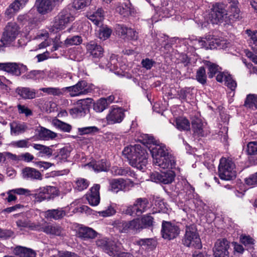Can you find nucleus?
I'll return each instance as SVG.
<instances>
[{
  "label": "nucleus",
  "instance_id": "obj_1",
  "mask_svg": "<svg viewBox=\"0 0 257 257\" xmlns=\"http://www.w3.org/2000/svg\"><path fill=\"white\" fill-rule=\"evenodd\" d=\"M153 164L162 169L175 168L176 160L165 145H155L151 150Z\"/></svg>",
  "mask_w": 257,
  "mask_h": 257
},
{
  "label": "nucleus",
  "instance_id": "obj_2",
  "mask_svg": "<svg viewBox=\"0 0 257 257\" xmlns=\"http://www.w3.org/2000/svg\"><path fill=\"white\" fill-rule=\"evenodd\" d=\"M122 154L127 158L132 166L139 170H143L148 163V153L140 145L137 144L125 147Z\"/></svg>",
  "mask_w": 257,
  "mask_h": 257
},
{
  "label": "nucleus",
  "instance_id": "obj_3",
  "mask_svg": "<svg viewBox=\"0 0 257 257\" xmlns=\"http://www.w3.org/2000/svg\"><path fill=\"white\" fill-rule=\"evenodd\" d=\"M183 244L187 247L200 248L202 247L201 239L194 225H187L182 238Z\"/></svg>",
  "mask_w": 257,
  "mask_h": 257
},
{
  "label": "nucleus",
  "instance_id": "obj_4",
  "mask_svg": "<svg viewBox=\"0 0 257 257\" xmlns=\"http://www.w3.org/2000/svg\"><path fill=\"white\" fill-rule=\"evenodd\" d=\"M218 172L219 177L221 179L225 180L232 179L236 176L234 163L230 160L222 158L220 160Z\"/></svg>",
  "mask_w": 257,
  "mask_h": 257
},
{
  "label": "nucleus",
  "instance_id": "obj_5",
  "mask_svg": "<svg viewBox=\"0 0 257 257\" xmlns=\"http://www.w3.org/2000/svg\"><path fill=\"white\" fill-rule=\"evenodd\" d=\"M227 13L224 5L216 3L212 6L207 18L212 24H217L225 20L227 18Z\"/></svg>",
  "mask_w": 257,
  "mask_h": 257
},
{
  "label": "nucleus",
  "instance_id": "obj_6",
  "mask_svg": "<svg viewBox=\"0 0 257 257\" xmlns=\"http://www.w3.org/2000/svg\"><path fill=\"white\" fill-rule=\"evenodd\" d=\"M149 202L145 198H139L136 200L133 205L128 206L125 210L126 214L132 216H140L148 208Z\"/></svg>",
  "mask_w": 257,
  "mask_h": 257
},
{
  "label": "nucleus",
  "instance_id": "obj_7",
  "mask_svg": "<svg viewBox=\"0 0 257 257\" xmlns=\"http://www.w3.org/2000/svg\"><path fill=\"white\" fill-rule=\"evenodd\" d=\"M104 11L101 8L88 15V19L94 23L95 26V31L96 32H112V30L106 25L102 24V21L103 19Z\"/></svg>",
  "mask_w": 257,
  "mask_h": 257
},
{
  "label": "nucleus",
  "instance_id": "obj_8",
  "mask_svg": "<svg viewBox=\"0 0 257 257\" xmlns=\"http://www.w3.org/2000/svg\"><path fill=\"white\" fill-rule=\"evenodd\" d=\"M92 87V85H88L85 81H81L73 86L64 87V89L65 92H69L70 96L74 97L87 94L93 89Z\"/></svg>",
  "mask_w": 257,
  "mask_h": 257
},
{
  "label": "nucleus",
  "instance_id": "obj_9",
  "mask_svg": "<svg viewBox=\"0 0 257 257\" xmlns=\"http://www.w3.org/2000/svg\"><path fill=\"white\" fill-rule=\"evenodd\" d=\"M38 231H43L52 236H61L64 234L63 228L57 223H48L44 221L42 224L38 223Z\"/></svg>",
  "mask_w": 257,
  "mask_h": 257
},
{
  "label": "nucleus",
  "instance_id": "obj_10",
  "mask_svg": "<svg viewBox=\"0 0 257 257\" xmlns=\"http://www.w3.org/2000/svg\"><path fill=\"white\" fill-rule=\"evenodd\" d=\"M74 20V17L65 10L59 14L55 18L54 24L52 27V32H58L64 29L66 24Z\"/></svg>",
  "mask_w": 257,
  "mask_h": 257
},
{
  "label": "nucleus",
  "instance_id": "obj_11",
  "mask_svg": "<svg viewBox=\"0 0 257 257\" xmlns=\"http://www.w3.org/2000/svg\"><path fill=\"white\" fill-rule=\"evenodd\" d=\"M162 237L168 240L173 239L180 233L179 227L170 222L163 221L162 225Z\"/></svg>",
  "mask_w": 257,
  "mask_h": 257
},
{
  "label": "nucleus",
  "instance_id": "obj_12",
  "mask_svg": "<svg viewBox=\"0 0 257 257\" xmlns=\"http://www.w3.org/2000/svg\"><path fill=\"white\" fill-rule=\"evenodd\" d=\"M125 116L124 110L119 107H112L108 111L105 119L108 124L121 122Z\"/></svg>",
  "mask_w": 257,
  "mask_h": 257
},
{
  "label": "nucleus",
  "instance_id": "obj_13",
  "mask_svg": "<svg viewBox=\"0 0 257 257\" xmlns=\"http://www.w3.org/2000/svg\"><path fill=\"white\" fill-rule=\"evenodd\" d=\"M175 177V174L174 171L172 170H167L166 172L153 173L151 175V179L156 183L168 184L174 181Z\"/></svg>",
  "mask_w": 257,
  "mask_h": 257
},
{
  "label": "nucleus",
  "instance_id": "obj_14",
  "mask_svg": "<svg viewBox=\"0 0 257 257\" xmlns=\"http://www.w3.org/2000/svg\"><path fill=\"white\" fill-rule=\"evenodd\" d=\"M117 227L121 232L136 233L141 229L142 226L139 219H135L130 221L120 222Z\"/></svg>",
  "mask_w": 257,
  "mask_h": 257
},
{
  "label": "nucleus",
  "instance_id": "obj_15",
  "mask_svg": "<svg viewBox=\"0 0 257 257\" xmlns=\"http://www.w3.org/2000/svg\"><path fill=\"white\" fill-rule=\"evenodd\" d=\"M229 242L225 238L218 239L213 247L214 257H229Z\"/></svg>",
  "mask_w": 257,
  "mask_h": 257
},
{
  "label": "nucleus",
  "instance_id": "obj_16",
  "mask_svg": "<svg viewBox=\"0 0 257 257\" xmlns=\"http://www.w3.org/2000/svg\"><path fill=\"white\" fill-rule=\"evenodd\" d=\"M27 70V66L21 63L15 62L4 63L3 71L14 76H19Z\"/></svg>",
  "mask_w": 257,
  "mask_h": 257
},
{
  "label": "nucleus",
  "instance_id": "obj_17",
  "mask_svg": "<svg viewBox=\"0 0 257 257\" xmlns=\"http://www.w3.org/2000/svg\"><path fill=\"white\" fill-rule=\"evenodd\" d=\"M63 0H36L35 6L38 12L45 14L51 12L57 3Z\"/></svg>",
  "mask_w": 257,
  "mask_h": 257
},
{
  "label": "nucleus",
  "instance_id": "obj_18",
  "mask_svg": "<svg viewBox=\"0 0 257 257\" xmlns=\"http://www.w3.org/2000/svg\"><path fill=\"white\" fill-rule=\"evenodd\" d=\"M100 185L94 184L89 190L86 195V199L89 204L93 206L98 205L100 202L99 195Z\"/></svg>",
  "mask_w": 257,
  "mask_h": 257
},
{
  "label": "nucleus",
  "instance_id": "obj_19",
  "mask_svg": "<svg viewBox=\"0 0 257 257\" xmlns=\"http://www.w3.org/2000/svg\"><path fill=\"white\" fill-rule=\"evenodd\" d=\"M29 0H15L12 3L5 11V15L8 18L10 19L13 16L18 12L21 9H22Z\"/></svg>",
  "mask_w": 257,
  "mask_h": 257
},
{
  "label": "nucleus",
  "instance_id": "obj_20",
  "mask_svg": "<svg viewBox=\"0 0 257 257\" xmlns=\"http://www.w3.org/2000/svg\"><path fill=\"white\" fill-rule=\"evenodd\" d=\"M109 185L111 190L115 193L119 191H126L129 190V183L122 178L112 179L110 181Z\"/></svg>",
  "mask_w": 257,
  "mask_h": 257
},
{
  "label": "nucleus",
  "instance_id": "obj_21",
  "mask_svg": "<svg viewBox=\"0 0 257 257\" xmlns=\"http://www.w3.org/2000/svg\"><path fill=\"white\" fill-rule=\"evenodd\" d=\"M55 188L51 186L40 188L37 192L35 194V198L37 202H42L45 200H49L51 198V193Z\"/></svg>",
  "mask_w": 257,
  "mask_h": 257
},
{
  "label": "nucleus",
  "instance_id": "obj_22",
  "mask_svg": "<svg viewBox=\"0 0 257 257\" xmlns=\"http://www.w3.org/2000/svg\"><path fill=\"white\" fill-rule=\"evenodd\" d=\"M11 135L12 136H18L24 134L28 130L26 123L18 121H13L10 123Z\"/></svg>",
  "mask_w": 257,
  "mask_h": 257
},
{
  "label": "nucleus",
  "instance_id": "obj_23",
  "mask_svg": "<svg viewBox=\"0 0 257 257\" xmlns=\"http://www.w3.org/2000/svg\"><path fill=\"white\" fill-rule=\"evenodd\" d=\"M96 244L97 247L101 248L109 256L112 254L113 251V247L116 245L113 242L108 240L105 238L98 239L96 240Z\"/></svg>",
  "mask_w": 257,
  "mask_h": 257
},
{
  "label": "nucleus",
  "instance_id": "obj_24",
  "mask_svg": "<svg viewBox=\"0 0 257 257\" xmlns=\"http://www.w3.org/2000/svg\"><path fill=\"white\" fill-rule=\"evenodd\" d=\"M95 172H106L108 170L110 164L105 160H101L98 161H92L87 165Z\"/></svg>",
  "mask_w": 257,
  "mask_h": 257
},
{
  "label": "nucleus",
  "instance_id": "obj_25",
  "mask_svg": "<svg viewBox=\"0 0 257 257\" xmlns=\"http://www.w3.org/2000/svg\"><path fill=\"white\" fill-rule=\"evenodd\" d=\"M18 33H3L0 39V49L3 47L14 46Z\"/></svg>",
  "mask_w": 257,
  "mask_h": 257
},
{
  "label": "nucleus",
  "instance_id": "obj_26",
  "mask_svg": "<svg viewBox=\"0 0 257 257\" xmlns=\"http://www.w3.org/2000/svg\"><path fill=\"white\" fill-rule=\"evenodd\" d=\"M98 233L92 228L82 226L78 229V236L84 240L93 239L96 237Z\"/></svg>",
  "mask_w": 257,
  "mask_h": 257
},
{
  "label": "nucleus",
  "instance_id": "obj_27",
  "mask_svg": "<svg viewBox=\"0 0 257 257\" xmlns=\"http://www.w3.org/2000/svg\"><path fill=\"white\" fill-rule=\"evenodd\" d=\"M86 49L87 52L93 57L99 58L103 55V48L94 41H91L86 45Z\"/></svg>",
  "mask_w": 257,
  "mask_h": 257
},
{
  "label": "nucleus",
  "instance_id": "obj_28",
  "mask_svg": "<svg viewBox=\"0 0 257 257\" xmlns=\"http://www.w3.org/2000/svg\"><path fill=\"white\" fill-rule=\"evenodd\" d=\"M30 191L27 189L22 188H16L10 190L7 192L8 197L6 200L8 202L10 203L17 200V197L16 194L18 195H31Z\"/></svg>",
  "mask_w": 257,
  "mask_h": 257
},
{
  "label": "nucleus",
  "instance_id": "obj_29",
  "mask_svg": "<svg viewBox=\"0 0 257 257\" xmlns=\"http://www.w3.org/2000/svg\"><path fill=\"white\" fill-rule=\"evenodd\" d=\"M23 178L31 180H41L42 175L41 173L36 169L31 167H26L22 170Z\"/></svg>",
  "mask_w": 257,
  "mask_h": 257
},
{
  "label": "nucleus",
  "instance_id": "obj_30",
  "mask_svg": "<svg viewBox=\"0 0 257 257\" xmlns=\"http://www.w3.org/2000/svg\"><path fill=\"white\" fill-rule=\"evenodd\" d=\"M15 92L20 97L25 99H33L36 97L35 90L29 87H18Z\"/></svg>",
  "mask_w": 257,
  "mask_h": 257
},
{
  "label": "nucleus",
  "instance_id": "obj_31",
  "mask_svg": "<svg viewBox=\"0 0 257 257\" xmlns=\"http://www.w3.org/2000/svg\"><path fill=\"white\" fill-rule=\"evenodd\" d=\"M66 215V212L63 208L56 209H49L45 212V217L48 219L58 220Z\"/></svg>",
  "mask_w": 257,
  "mask_h": 257
},
{
  "label": "nucleus",
  "instance_id": "obj_32",
  "mask_svg": "<svg viewBox=\"0 0 257 257\" xmlns=\"http://www.w3.org/2000/svg\"><path fill=\"white\" fill-rule=\"evenodd\" d=\"M72 149L70 147H65L59 150L58 154L54 157V160L57 163H61L67 161Z\"/></svg>",
  "mask_w": 257,
  "mask_h": 257
},
{
  "label": "nucleus",
  "instance_id": "obj_33",
  "mask_svg": "<svg viewBox=\"0 0 257 257\" xmlns=\"http://www.w3.org/2000/svg\"><path fill=\"white\" fill-rule=\"evenodd\" d=\"M14 253L21 257H36V253L31 248L18 246L15 248Z\"/></svg>",
  "mask_w": 257,
  "mask_h": 257
},
{
  "label": "nucleus",
  "instance_id": "obj_34",
  "mask_svg": "<svg viewBox=\"0 0 257 257\" xmlns=\"http://www.w3.org/2000/svg\"><path fill=\"white\" fill-rule=\"evenodd\" d=\"M116 11L123 17H127L134 13V9L132 4L130 3H125L116 8Z\"/></svg>",
  "mask_w": 257,
  "mask_h": 257
},
{
  "label": "nucleus",
  "instance_id": "obj_35",
  "mask_svg": "<svg viewBox=\"0 0 257 257\" xmlns=\"http://www.w3.org/2000/svg\"><path fill=\"white\" fill-rule=\"evenodd\" d=\"M38 137L41 140L48 141L55 138L57 134L44 127H41L38 131Z\"/></svg>",
  "mask_w": 257,
  "mask_h": 257
},
{
  "label": "nucleus",
  "instance_id": "obj_36",
  "mask_svg": "<svg viewBox=\"0 0 257 257\" xmlns=\"http://www.w3.org/2000/svg\"><path fill=\"white\" fill-rule=\"evenodd\" d=\"M204 63L207 67L208 75L210 78H213L215 74L219 72L221 70V67L218 65L210 61H205Z\"/></svg>",
  "mask_w": 257,
  "mask_h": 257
},
{
  "label": "nucleus",
  "instance_id": "obj_37",
  "mask_svg": "<svg viewBox=\"0 0 257 257\" xmlns=\"http://www.w3.org/2000/svg\"><path fill=\"white\" fill-rule=\"evenodd\" d=\"M175 126L180 131H188L190 130V122L184 117L177 118L175 120Z\"/></svg>",
  "mask_w": 257,
  "mask_h": 257
},
{
  "label": "nucleus",
  "instance_id": "obj_38",
  "mask_svg": "<svg viewBox=\"0 0 257 257\" xmlns=\"http://www.w3.org/2000/svg\"><path fill=\"white\" fill-rule=\"evenodd\" d=\"M40 90L49 95L58 96L63 95L65 92L64 87L62 89H60L58 87H44L41 88Z\"/></svg>",
  "mask_w": 257,
  "mask_h": 257
},
{
  "label": "nucleus",
  "instance_id": "obj_39",
  "mask_svg": "<svg viewBox=\"0 0 257 257\" xmlns=\"http://www.w3.org/2000/svg\"><path fill=\"white\" fill-rule=\"evenodd\" d=\"M192 126L194 133L198 136L204 135L203 123L200 119H196L192 122Z\"/></svg>",
  "mask_w": 257,
  "mask_h": 257
},
{
  "label": "nucleus",
  "instance_id": "obj_40",
  "mask_svg": "<svg viewBox=\"0 0 257 257\" xmlns=\"http://www.w3.org/2000/svg\"><path fill=\"white\" fill-rule=\"evenodd\" d=\"M32 146L34 149L39 151V156L46 155L50 156L52 154V150L49 147L39 144H33Z\"/></svg>",
  "mask_w": 257,
  "mask_h": 257
},
{
  "label": "nucleus",
  "instance_id": "obj_41",
  "mask_svg": "<svg viewBox=\"0 0 257 257\" xmlns=\"http://www.w3.org/2000/svg\"><path fill=\"white\" fill-rule=\"evenodd\" d=\"M16 224L21 230L23 228H29L32 230H38V223L35 224L29 220L20 219L17 221Z\"/></svg>",
  "mask_w": 257,
  "mask_h": 257
},
{
  "label": "nucleus",
  "instance_id": "obj_42",
  "mask_svg": "<svg viewBox=\"0 0 257 257\" xmlns=\"http://www.w3.org/2000/svg\"><path fill=\"white\" fill-rule=\"evenodd\" d=\"M43 76V71L40 70H33L23 75L22 78L24 80H37L42 78Z\"/></svg>",
  "mask_w": 257,
  "mask_h": 257
},
{
  "label": "nucleus",
  "instance_id": "obj_43",
  "mask_svg": "<svg viewBox=\"0 0 257 257\" xmlns=\"http://www.w3.org/2000/svg\"><path fill=\"white\" fill-rule=\"evenodd\" d=\"M108 107L106 100L102 98L94 102L93 105V110L96 112H101Z\"/></svg>",
  "mask_w": 257,
  "mask_h": 257
},
{
  "label": "nucleus",
  "instance_id": "obj_44",
  "mask_svg": "<svg viewBox=\"0 0 257 257\" xmlns=\"http://www.w3.org/2000/svg\"><path fill=\"white\" fill-rule=\"evenodd\" d=\"M99 132V128L95 126L78 128V133L80 135H93Z\"/></svg>",
  "mask_w": 257,
  "mask_h": 257
},
{
  "label": "nucleus",
  "instance_id": "obj_45",
  "mask_svg": "<svg viewBox=\"0 0 257 257\" xmlns=\"http://www.w3.org/2000/svg\"><path fill=\"white\" fill-rule=\"evenodd\" d=\"M30 139L20 140L18 141H13L11 143V146L16 148H28L30 146H32L30 142Z\"/></svg>",
  "mask_w": 257,
  "mask_h": 257
},
{
  "label": "nucleus",
  "instance_id": "obj_46",
  "mask_svg": "<svg viewBox=\"0 0 257 257\" xmlns=\"http://www.w3.org/2000/svg\"><path fill=\"white\" fill-rule=\"evenodd\" d=\"M53 124L55 127L64 132L69 133L72 129V126L70 124L58 119L53 120Z\"/></svg>",
  "mask_w": 257,
  "mask_h": 257
},
{
  "label": "nucleus",
  "instance_id": "obj_47",
  "mask_svg": "<svg viewBox=\"0 0 257 257\" xmlns=\"http://www.w3.org/2000/svg\"><path fill=\"white\" fill-rule=\"evenodd\" d=\"M244 106L249 108L254 107L257 109V95L248 94L244 102Z\"/></svg>",
  "mask_w": 257,
  "mask_h": 257
},
{
  "label": "nucleus",
  "instance_id": "obj_48",
  "mask_svg": "<svg viewBox=\"0 0 257 257\" xmlns=\"http://www.w3.org/2000/svg\"><path fill=\"white\" fill-rule=\"evenodd\" d=\"M154 222V218L150 214L144 215L141 218V223H140L142 226L141 229L153 226Z\"/></svg>",
  "mask_w": 257,
  "mask_h": 257
},
{
  "label": "nucleus",
  "instance_id": "obj_49",
  "mask_svg": "<svg viewBox=\"0 0 257 257\" xmlns=\"http://www.w3.org/2000/svg\"><path fill=\"white\" fill-rule=\"evenodd\" d=\"M196 79L198 82L202 84H204L206 83L207 76L205 69L203 67H200L197 70Z\"/></svg>",
  "mask_w": 257,
  "mask_h": 257
},
{
  "label": "nucleus",
  "instance_id": "obj_50",
  "mask_svg": "<svg viewBox=\"0 0 257 257\" xmlns=\"http://www.w3.org/2000/svg\"><path fill=\"white\" fill-rule=\"evenodd\" d=\"M143 143L150 145V146L149 147V149L150 152L151 149L154 147V146L158 145H164L162 143H160L159 141L155 140L153 136L149 135H145L144 136Z\"/></svg>",
  "mask_w": 257,
  "mask_h": 257
},
{
  "label": "nucleus",
  "instance_id": "obj_51",
  "mask_svg": "<svg viewBox=\"0 0 257 257\" xmlns=\"http://www.w3.org/2000/svg\"><path fill=\"white\" fill-rule=\"evenodd\" d=\"M229 2L231 4V13H232V15H230L231 17H232L233 19H237L239 18V14L240 12L239 9L237 7V0H228Z\"/></svg>",
  "mask_w": 257,
  "mask_h": 257
},
{
  "label": "nucleus",
  "instance_id": "obj_52",
  "mask_svg": "<svg viewBox=\"0 0 257 257\" xmlns=\"http://www.w3.org/2000/svg\"><path fill=\"white\" fill-rule=\"evenodd\" d=\"M139 243L142 246L148 249H152L156 245V241L153 238L142 239L139 240Z\"/></svg>",
  "mask_w": 257,
  "mask_h": 257
},
{
  "label": "nucleus",
  "instance_id": "obj_53",
  "mask_svg": "<svg viewBox=\"0 0 257 257\" xmlns=\"http://www.w3.org/2000/svg\"><path fill=\"white\" fill-rule=\"evenodd\" d=\"M89 182L86 179L84 178H78L76 181V186L75 188L79 191H81L86 189L89 186Z\"/></svg>",
  "mask_w": 257,
  "mask_h": 257
},
{
  "label": "nucleus",
  "instance_id": "obj_54",
  "mask_svg": "<svg viewBox=\"0 0 257 257\" xmlns=\"http://www.w3.org/2000/svg\"><path fill=\"white\" fill-rule=\"evenodd\" d=\"M113 251L112 254L110 255L112 257H134V255L128 252H122L119 246L116 245L113 247Z\"/></svg>",
  "mask_w": 257,
  "mask_h": 257
},
{
  "label": "nucleus",
  "instance_id": "obj_55",
  "mask_svg": "<svg viewBox=\"0 0 257 257\" xmlns=\"http://www.w3.org/2000/svg\"><path fill=\"white\" fill-rule=\"evenodd\" d=\"M241 242L248 248H252L254 240L249 235H242L240 237Z\"/></svg>",
  "mask_w": 257,
  "mask_h": 257
},
{
  "label": "nucleus",
  "instance_id": "obj_56",
  "mask_svg": "<svg viewBox=\"0 0 257 257\" xmlns=\"http://www.w3.org/2000/svg\"><path fill=\"white\" fill-rule=\"evenodd\" d=\"M86 108L81 105H78L72 108L70 112L72 115H75V116H81L85 114Z\"/></svg>",
  "mask_w": 257,
  "mask_h": 257
},
{
  "label": "nucleus",
  "instance_id": "obj_57",
  "mask_svg": "<svg viewBox=\"0 0 257 257\" xmlns=\"http://www.w3.org/2000/svg\"><path fill=\"white\" fill-rule=\"evenodd\" d=\"M111 173L113 175H125L128 173V168H122L117 166H113L110 170Z\"/></svg>",
  "mask_w": 257,
  "mask_h": 257
},
{
  "label": "nucleus",
  "instance_id": "obj_58",
  "mask_svg": "<svg viewBox=\"0 0 257 257\" xmlns=\"http://www.w3.org/2000/svg\"><path fill=\"white\" fill-rule=\"evenodd\" d=\"M91 1V0H73V4L75 9L79 10L88 6Z\"/></svg>",
  "mask_w": 257,
  "mask_h": 257
},
{
  "label": "nucleus",
  "instance_id": "obj_59",
  "mask_svg": "<svg viewBox=\"0 0 257 257\" xmlns=\"http://www.w3.org/2000/svg\"><path fill=\"white\" fill-rule=\"evenodd\" d=\"M82 42V40L80 36H75L71 38H67L65 40V44L69 45H78L80 44Z\"/></svg>",
  "mask_w": 257,
  "mask_h": 257
},
{
  "label": "nucleus",
  "instance_id": "obj_60",
  "mask_svg": "<svg viewBox=\"0 0 257 257\" xmlns=\"http://www.w3.org/2000/svg\"><path fill=\"white\" fill-rule=\"evenodd\" d=\"M247 152L249 155H257V141L250 142L247 144Z\"/></svg>",
  "mask_w": 257,
  "mask_h": 257
},
{
  "label": "nucleus",
  "instance_id": "obj_61",
  "mask_svg": "<svg viewBox=\"0 0 257 257\" xmlns=\"http://www.w3.org/2000/svg\"><path fill=\"white\" fill-rule=\"evenodd\" d=\"M114 29L116 32H127V31H130V32H136L133 28L124 24H116L115 26Z\"/></svg>",
  "mask_w": 257,
  "mask_h": 257
},
{
  "label": "nucleus",
  "instance_id": "obj_62",
  "mask_svg": "<svg viewBox=\"0 0 257 257\" xmlns=\"http://www.w3.org/2000/svg\"><path fill=\"white\" fill-rule=\"evenodd\" d=\"M19 27L17 24L14 22H9L6 26L4 32H17Z\"/></svg>",
  "mask_w": 257,
  "mask_h": 257
},
{
  "label": "nucleus",
  "instance_id": "obj_63",
  "mask_svg": "<svg viewBox=\"0 0 257 257\" xmlns=\"http://www.w3.org/2000/svg\"><path fill=\"white\" fill-rule=\"evenodd\" d=\"M225 84L232 91H234L237 86L236 81L232 79L230 74L229 76H227V77H226Z\"/></svg>",
  "mask_w": 257,
  "mask_h": 257
},
{
  "label": "nucleus",
  "instance_id": "obj_64",
  "mask_svg": "<svg viewBox=\"0 0 257 257\" xmlns=\"http://www.w3.org/2000/svg\"><path fill=\"white\" fill-rule=\"evenodd\" d=\"M251 39L250 45L254 51H257V33H248Z\"/></svg>",
  "mask_w": 257,
  "mask_h": 257
}]
</instances>
